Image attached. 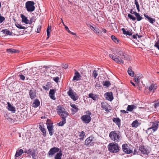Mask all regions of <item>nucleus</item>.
Segmentation results:
<instances>
[{
	"mask_svg": "<svg viewBox=\"0 0 159 159\" xmlns=\"http://www.w3.org/2000/svg\"><path fill=\"white\" fill-rule=\"evenodd\" d=\"M98 75V70H94L93 71L92 76L94 78H96Z\"/></svg>",
	"mask_w": 159,
	"mask_h": 159,
	"instance_id": "obj_40",
	"label": "nucleus"
},
{
	"mask_svg": "<svg viewBox=\"0 0 159 159\" xmlns=\"http://www.w3.org/2000/svg\"><path fill=\"white\" fill-rule=\"evenodd\" d=\"M136 108V107L134 105H128L127 106V110L129 111H131L134 109Z\"/></svg>",
	"mask_w": 159,
	"mask_h": 159,
	"instance_id": "obj_30",
	"label": "nucleus"
},
{
	"mask_svg": "<svg viewBox=\"0 0 159 159\" xmlns=\"http://www.w3.org/2000/svg\"><path fill=\"white\" fill-rule=\"evenodd\" d=\"M89 98H91L94 101H95L97 98V96L96 95H94L92 93H89Z\"/></svg>",
	"mask_w": 159,
	"mask_h": 159,
	"instance_id": "obj_37",
	"label": "nucleus"
},
{
	"mask_svg": "<svg viewBox=\"0 0 159 159\" xmlns=\"http://www.w3.org/2000/svg\"><path fill=\"white\" fill-rule=\"evenodd\" d=\"M104 96L106 99L108 101H111L113 99V97L112 92H107L105 93Z\"/></svg>",
	"mask_w": 159,
	"mask_h": 159,
	"instance_id": "obj_14",
	"label": "nucleus"
},
{
	"mask_svg": "<svg viewBox=\"0 0 159 159\" xmlns=\"http://www.w3.org/2000/svg\"><path fill=\"white\" fill-rule=\"evenodd\" d=\"M18 76L20 77V79L23 80H24L25 79V76L22 74H20Z\"/></svg>",
	"mask_w": 159,
	"mask_h": 159,
	"instance_id": "obj_46",
	"label": "nucleus"
},
{
	"mask_svg": "<svg viewBox=\"0 0 159 159\" xmlns=\"http://www.w3.org/2000/svg\"><path fill=\"white\" fill-rule=\"evenodd\" d=\"M43 88L46 91H48L49 89V88L48 87V86L47 85H46V86H43Z\"/></svg>",
	"mask_w": 159,
	"mask_h": 159,
	"instance_id": "obj_49",
	"label": "nucleus"
},
{
	"mask_svg": "<svg viewBox=\"0 0 159 159\" xmlns=\"http://www.w3.org/2000/svg\"><path fill=\"white\" fill-rule=\"evenodd\" d=\"M134 81L136 82L139 83L140 82L139 79V78H138V77H136V76H135L134 78Z\"/></svg>",
	"mask_w": 159,
	"mask_h": 159,
	"instance_id": "obj_51",
	"label": "nucleus"
},
{
	"mask_svg": "<svg viewBox=\"0 0 159 159\" xmlns=\"http://www.w3.org/2000/svg\"><path fill=\"white\" fill-rule=\"evenodd\" d=\"M67 94L74 101H76L77 100L78 97L76 93L73 92L72 89L70 88L69 91L67 92Z\"/></svg>",
	"mask_w": 159,
	"mask_h": 159,
	"instance_id": "obj_12",
	"label": "nucleus"
},
{
	"mask_svg": "<svg viewBox=\"0 0 159 159\" xmlns=\"http://www.w3.org/2000/svg\"><path fill=\"white\" fill-rule=\"evenodd\" d=\"M7 52L8 53H17L19 52V50H16L12 48H10L7 49Z\"/></svg>",
	"mask_w": 159,
	"mask_h": 159,
	"instance_id": "obj_36",
	"label": "nucleus"
},
{
	"mask_svg": "<svg viewBox=\"0 0 159 159\" xmlns=\"http://www.w3.org/2000/svg\"><path fill=\"white\" fill-rule=\"evenodd\" d=\"M143 15L145 18H146L145 19H147L149 22L152 24H153L154 22L156 21V20L155 19H153L152 18L149 17L148 15L144 14Z\"/></svg>",
	"mask_w": 159,
	"mask_h": 159,
	"instance_id": "obj_20",
	"label": "nucleus"
},
{
	"mask_svg": "<svg viewBox=\"0 0 159 159\" xmlns=\"http://www.w3.org/2000/svg\"><path fill=\"white\" fill-rule=\"evenodd\" d=\"M2 32H3V34H6L7 35H11L12 34V32L9 31L7 29H5L3 30Z\"/></svg>",
	"mask_w": 159,
	"mask_h": 159,
	"instance_id": "obj_38",
	"label": "nucleus"
},
{
	"mask_svg": "<svg viewBox=\"0 0 159 159\" xmlns=\"http://www.w3.org/2000/svg\"><path fill=\"white\" fill-rule=\"evenodd\" d=\"M136 16V17H134L133 16L130 14H128V17L130 19L133 21H134L136 20V19L138 21H139L143 19V18L139 14L137 13H135L134 15Z\"/></svg>",
	"mask_w": 159,
	"mask_h": 159,
	"instance_id": "obj_10",
	"label": "nucleus"
},
{
	"mask_svg": "<svg viewBox=\"0 0 159 159\" xmlns=\"http://www.w3.org/2000/svg\"><path fill=\"white\" fill-rule=\"evenodd\" d=\"M47 128L49 132V135L52 136L54 133L53 125V123L50 120L47 119L46 121Z\"/></svg>",
	"mask_w": 159,
	"mask_h": 159,
	"instance_id": "obj_8",
	"label": "nucleus"
},
{
	"mask_svg": "<svg viewBox=\"0 0 159 159\" xmlns=\"http://www.w3.org/2000/svg\"><path fill=\"white\" fill-rule=\"evenodd\" d=\"M121 30L123 31V34H126L129 36L131 35L132 34V32L130 31H126L125 30L124 28H122Z\"/></svg>",
	"mask_w": 159,
	"mask_h": 159,
	"instance_id": "obj_33",
	"label": "nucleus"
},
{
	"mask_svg": "<svg viewBox=\"0 0 159 159\" xmlns=\"http://www.w3.org/2000/svg\"><path fill=\"white\" fill-rule=\"evenodd\" d=\"M132 68L131 67H129L128 69L127 72L129 75L130 76L133 77L134 76V72L132 71Z\"/></svg>",
	"mask_w": 159,
	"mask_h": 159,
	"instance_id": "obj_32",
	"label": "nucleus"
},
{
	"mask_svg": "<svg viewBox=\"0 0 159 159\" xmlns=\"http://www.w3.org/2000/svg\"><path fill=\"white\" fill-rule=\"evenodd\" d=\"M27 154H28L30 156H32L33 158L35 156V152L33 151L32 149H29L28 150Z\"/></svg>",
	"mask_w": 159,
	"mask_h": 159,
	"instance_id": "obj_35",
	"label": "nucleus"
},
{
	"mask_svg": "<svg viewBox=\"0 0 159 159\" xmlns=\"http://www.w3.org/2000/svg\"><path fill=\"white\" fill-rule=\"evenodd\" d=\"M113 121L119 127L120 125V120L117 117L114 118L112 119Z\"/></svg>",
	"mask_w": 159,
	"mask_h": 159,
	"instance_id": "obj_26",
	"label": "nucleus"
},
{
	"mask_svg": "<svg viewBox=\"0 0 159 159\" xmlns=\"http://www.w3.org/2000/svg\"><path fill=\"white\" fill-rule=\"evenodd\" d=\"M5 20V18L4 17L1 16V14L0 13V23H2Z\"/></svg>",
	"mask_w": 159,
	"mask_h": 159,
	"instance_id": "obj_45",
	"label": "nucleus"
},
{
	"mask_svg": "<svg viewBox=\"0 0 159 159\" xmlns=\"http://www.w3.org/2000/svg\"><path fill=\"white\" fill-rule=\"evenodd\" d=\"M102 31L104 33H106L107 32V30L105 29H102Z\"/></svg>",
	"mask_w": 159,
	"mask_h": 159,
	"instance_id": "obj_62",
	"label": "nucleus"
},
{
	"mask_svg": "<svg viewBox=\"0 0 159 159\" xmlns=\"http://www.w3.org/2000/svg\"><path fill=\"white\" fill-rule=\"evenodd\" d=\"M109 137L111 140L115 143H118L121 140V137L119 131H111L109 133Z\"/></svg>",
	"mask_w": 159,
	"mask_h": 159,
	"instance_id": "obj_3",
	"label": "nucleus"
},
{
	"mask_svg": "<svg viewBox=\"0 0 159 159\" xmlns=\"http://www.w3.org/2000/svg\"><path fill=\"white\" fill-rule=\"evenodd\" d=\"M35 3L33 1H28L25 3V8L28 11L30 12L33 11L35 9L34 5Z\"/></svg>",
	"mask_w": 159,
	"mask_h": 159,
	"instance_id": "obj_7",
	"label": "nucleus"
},
{
	"mask_svg": "<svg viewBox=\"0 0 159 159\" xmlns=\"http://www.w3.org/2000/svg\"><path fill=\"white\" fill-rule=\"evenodd\" d=\"M79 136L80 137V140H83L85 134V132L83 131H82L80 132H79Z\"/></svg>",
	"mask_w": 159,
	"mask_h": 159,
	"instance_id": "obj_34",
	"label": "nucleus"
},
{
	"mask_svg": "<svg viewBox=\"0 0 159 159\" xmlns=\"http://www.w3.org/2000/svg\"><path fill=\"white\" fill-rule=\"evenodd\" d=\"M136 8H137V10H138V12L140 11V9H139V5H136Z\"/></svg>",
	"mask_w": 159,
	"mask_h": 159,
	"instance_id": "obj_57",
	"label": "nucleus"
},
{
	"mask_svg": "<svg viewBox=\"0 0 159 159\" xmlns=\"http://www.w3.org/2000/svg\"><path fill=\"white\" fill-rule=\"evenodd\" d=\"M62 67L65 69H66L68 67V66L67 64H63L62 65Z\"/></svg>",
	"mask_w": 159,
	"mask_h": 159,
	"instance_id": "obj_55",
	"label": "nucleus"
},
{
	"mask_svg": "<svg viewBox=\"0 0 159 159\" xmlns=\"http://www.w3.org/2000/svg\"><path fill=\"white\" fill-rule=\"evenodd\" d=\"M134 4L136 6L139 5L138 2L137 0H134Z\"/></svg>",
	"mask_w": 159,
	"mask_h": 159,
	"instance_id": "obj_60",
	"label": "nucleus"
},
{
	"mask_svg": "<svg viewBox=\"0 0 159 159\" xmlns=\"http://www.w3.org/2000/svg\"><path fill=\"white\" fill-rule=\"evenodd\" d=\"M65 29L68 31V33H70V31L69 30L68 27L64 25Z\"/></svg>",
	"mask_w": 159,
	"mask_h": 159,
	"instance_id": "obj_54",
	"label": "nucleus"
},
{
	"mask_svg": "<svg viewBox=\"0 0 159 159\" xmlns=\"http://www.w3.org/2000/svg\"><path fill=\"white\" fill-rule=\"evenodd\" d=\"M20 17L22 19V22L26 24H28L29 23V20L24 15L21 14L20 15Z\"/></svg>",
	"mask_w": 159,
	"mask_h": 159,
	"instance_id": "obj_23",
	"label": "nucleus"
},
{
	"mask_svg": "<svg viewBox=\"0 0 159 159\" xmlns=\"http://www.w3.org/2000/svg\"><path fill=\"white\" fill-rule=\"evenodd\" d=\"M122 148L123 151L126 154H130L133 152V149L127 144H123Z\"/></svg>",
	"mask_w": 159,
	"mask_h": 159,
	"instance_id": "obj_11",
	"label": "nucleus"
},
{
	"mask_svg": "<svg viewBox=\"0 0 159 159\" xmlns=\"http://www.w3.org/2000/svg\"><path fill=\"white\" fill-rule=\"evenodd\" d=\"M51 29V27H49V26H48L47 29V35L48 36L47 39H48L49 38V36L50 35V33L49 31V30Z\"/></svg>",
	"mask_w": 159,
	"mask_h": 159,
	"instance_id": "obj_42",
	"label": "nucleus"
},
{
	"mask_svg": "<svg viewBox=\"0 0 159 159\" xmlns=\"http://www.w3.org/2000/svg\"><path fill=\"white\" fill-rule=\"evenodd\" d=\"M87 114L82 116L80 118L81 120L86 124L89 123L91 121V118L90 116L92 113L89 111H86Z\"/></svg>",
	"mask_w": 159,
	"mask_h": 159,
	"instance_id": "obj_5",
	"label": "nucleus"
},
{
	"mask_svg": "<svg viewBox=\"0 0 159 159\" xmlns=\"http://www.w3.org/2000/svg\"><path fill=\"white\" fill-rule=\"evenodd\" d=\"M29 95L31 99L34 98L36 97V91L35 89H30L29 92Z\"/></svg>",
	"mask_w": 159,
	"mask_h": 159,
	"instance_id": "obj_16",
	"label": "nucleus"
},
{
	"mask_svg": "<svg viewBox=\"0 0 159 159\" xmlns=\"http://www.w3.org/2000/svg\"><path fill=\"white\" fill-rule=\"evenodd\" d=\"M94 137L93 136H90L89 137L87 138L85 141V144L88 146H91V144H90L91 142L93 140Z\"/></svg>",
	"mask_w": 159,
	"mask_h": 159,
	"instance_id": "obj_15",
	"label": "nucleus"
},
{
	"mask_svg": "<svg viewBox=\"0 0 159 159\" xmlns=\"http://www.w3.org/2000/svg\"><path fill=\"white\" fill-rule=\"evenodd\" d=\"M40 102L39 100L37 99H35L32 104L33 107L35 108L39 106Z\"/></svg>",
	"mask_w": 159,
	"mask_h": 159,
	"instance_id": "obj_25",
	"label": "nucleus"
},
{
	"mask_svg": "<svg viewBox=\"0 0 159 159\" xmlns=\"http://www.w3.org/2000/svg\"><path fill=\"white\" fill-rule=\"evenodd\" d=\"M133 9H131L130 10V12L131 14H134V15H135V13H136V12L135 11H133Z\"/></svg>",
	"mask_w": 159,
	"mask_h": 159,
	"instance_id": "obj_56",
	"label": "nucleus"
},
{
	"mask_svg": "<svg viewBox=\"0 0 159 159\" xmlns=\"http://www.w3.org/2000/svg\"><path fill=\"white\" fill-rule=\"evenodd\" d=\"M101 86V85H100V83L99 82H97L96 83V84H95V87L97 88H99V87H100Z\"/></svg>",
	"mask_w": 159,
	"mask_h": 159,
	"instance_id": "obj_47",
	"label": "nucleus"
},
{
	"mask_svg": "<svg viewBox=\"0 0 159 159\" xmlns=\"http://www.w3.org/2000/svg\"><path fill=\"white\" fill-rule=\"evenodd\" d=\"M101 107L107 112H109L111 109L110 105L105 102H102L101 103Z\"/></svg>",
	"mask_w": 159,
	"mask_h": 159,
	"instance_id": "obj_13",
	"label": "nucleus"
},
{
	"mask_svg": "<svg viewBox=\"0 0 159 159\" xmlns=\"http://www.w3.org/2000/svg\"><path fill=\"white\" fill-rule=\"evenodd\" d=\"M60 150L59 148L56 147H54L51 148L48 152V157H53L55 154L59 152Z\"/></svg>",
	"mask_w": 159,
	"mask_h": 159,
	"instance_id": "obj_9",
	"label": "nucleus"
},
{
	"mask_svg": "<svg viewBox=\"0 0 159 159\" xmlns=\"http://www.w3.org/2000/svg\"><path fill=\"white\" fill-rule=\"evenodd\" d=\"M108 148L110 152L114 153H117L120 150L118 144L115 142L110 143L108 146Z\"/></svg>",
	"mask_w": 159,
	"mask_h": 159,
	"instance_id": "obj_4",
	"label": "nucleus"
},
{
	"mask_svg": "<svg viewBox=\"0 0 159 159\" xmlns=\"http://www.w3.org/2000/svg\"><path fill=\"white\" fill-rule=\"evenodd\" d=\"M39 129L41 130V132L43 133V136L45 137L46 136V129L44 128V125L43 124L42 125H39Z\"/></svg>",
	"mask_w": 159,
	"mask_h": 159,
	"instance_id": "obj_19",
	"label": "nucleus"
},
{
	"mask_svg": "<svg viewBox=\"0 0 159 159\" xmlns=\"http://www.w3.org/2000/svg\"><path fill=\"white\" fill-rule=\"evenodd\" d=\"M140 124L141 123H139L137 120H136L133 121L131 124V125L133 127L137 128Z\"/></svg>",
	"mask_w": 159,
	"mask_h": 159,
	"instance_id": "obj_29",
	"label": "nucleus"
},
{
	"mask_svg": "<svg viewBox=\"0 0 159 159\" xmlns=\"http://www.w3.org/2000/svg\"><path fill=\"white\" fill-rule=\"evenodd\" d=\"M111 38L112 40L115 43H117L119 42V40L115 36L112 35L111 36Z\"/></svg>",
	"mask_w": 159,
	"mask_h": 159,
	"instance_id": "obj_39",
	"label": "nucleus"
},
{
	"mask_svg": "<svg viewBox=\"0 0 159 159\" xmlns=\"http://www.w3.org/2000/svg\"><path fill=\"white\" fill-rule=\"evenodd\" d=\"M120 111L121 112L125 114L128 113V112H126V111L125 110H121Z\"/></svg>",
	"mask_w": 159,
	"mask_h": 159,
	"instance_id": "obj_59",
	"label": "nucleus"
},
{
	"mask_svg": "<svg viewBox=\"0 0 159 159\" xmlns=\"http://www.w3.org/2000/svg\"><path fill=\"white\" fill-rule=\"evenodd\" d=\"M135 76L136 77H138V78H139V79H141L142 77V74H137Z\"/></svg>",
	"mask_w": 159,
	"mask_h": 159,
	"instance_id": "obj_48",
	"label": "nucleus"
},
{
	"mask_svg": "<svg viewBox=\"0 0 159 159\" xmlns=\"http://www.w3.org/2000/svg\"><path fill=\"white\" fill-rule=\"evenodd\" d=\"M55 89H50L49 92V95L50 98L53 100H55L56 98L54 96Z\"/></svg>",
	"mask_w": 159,
	"mask_h": 159,
	"instance_id": "obj_24",
	"label": "nucleus"
},
{
	"mask_svg": "<svg viewBox=\"0 0 159 159\" xmlns=\"http://www.w3.org/2000/svg\"><path fill=\"white\" fill-rule=\"evenodd\" d=\"M40 30H41V27H39L38 28H37V32L38 33H39L40 32Z\"/></svg>",
	"mask_w": 159,
	"mask_h": 159,
	"instance_id": "obj_61",
	"label": "nucleus"
},
{
	"mask_svg": "<svg viewBox=\"0 0 159 159\" xmlns=\"http://www.w3.org/2000/svg\"><path fill=\"white\" fill-rule=\"evenodd\" d=\"M154 107L155 108H156L159 107V102L155 103L154 104Z\"/></svg>",
	"mask_w": 159,
	"mask_h": 159,
	"instance_id": "obj_52",
	"label": "nucleus"
},
{
	"mask_svg": "<svg viewBox=\"0 0 159 159\" xmlns=\"http://www.w3.org/2000/svg\"><path fill=\"white\" fill-rule=\"evenodd\" d=\"M109 57L113 60L118 64H124V61L123 59H124L126 60H129L130 59L129 56L127 55H122L116 57V56L112 54H109Z\"/></svg>",
	"mask_w": 159,
	"mask_h": 159,
	"instance_id": "obj_2",
	"label": "nucleus"
},
{
	"mask_svg": "<svg viewBox=\"0 0 159 159\" xmlns=\"http://www.w3.org/2000/svg\"><path fill=\"white\" fill-rule=\"evenodd\" d=\"M139 150L141 153L143 154H148V150L145 147L143 146H140Z\"/></svg>",
	"mask_w": 159,
	"mask_h": 159,
	"instance_id": "obj_17",
	"label": "nucleus"
},
{
	"mask_svg": "<svg viewBox=\"0 0 159 159\" xmlns=\"http://www.w3.org/2000/svg\"><path fill=\"white\" fill-rule=\"evenodd\" d=\"M62 155V151L60 150L59 152L57 153L55 156L54 157V159H62L61 157Z\"/></svg>",
	"mask_w": 159,
	"mask_h": 159,
	"instance_id": "obj_27",
	"label": "nucleus"
},
{
	"mask_svg": "<svg viewBox=\"0 0 159 159\" xmlns=\"http://www.w3.org/2000/svg\"><path fill=\"white\" fill-rule=\"evenodd\" d=\"M74 75V76L73 78V80H80V77H81L79 73L76 70H75Z\"/></svg>",
	"mask_w": 159,
	"mask_h": 159,
	"instance_id": "obj_18",
	"label": "nucleus"
},
{
	"mask_svg": "<svg viewBox=\"0 0 159 159\" xmlns=\"http://www.w3.org/2000/svg\"><path fill=\"white\" fill-rule=\"evenodd\" d=\"M137 34H136L133 35L132 36L133 38L134 39H137Z\"/></svg>",
	"mask_w": 159,
	"mask_h": 159,
	"instance_id": "obj_58",
	"label": "nucleus"
},
{
	"mask_svg": "<svg viewBox=\"0 0 159 159\" xmlns=\"http://www.w3.org/2000/svg\"><path fill=\"white\" fill-rule=\"evenodd\" d=\"M16 25L18 28H19L20 29H26V27H25L22 26L18 23L16 24Z\"/></svg>",
	"mask_w": 159,
	"mask_h": 159,
	"instance_id": "obj_43",
	"label": "nucleus"
},
{
	"mask_svg": "<svg viewBox=\"0 0 159 159\" xmlns=\"http://www.w3.org/2000/svg\"><path fill=\"white\" fill-rule=\"evenodd\" d=\"M23 152V150L22 149H20L19 150H17L15 154V157H18L21 155Z\"/></svg>",
	"mask_w": 159,
	"mask_h": 159,
	"instance_id": "obj_31",
	"label": "nucleus"
},
{
	"mask_svg": "<svg viewBox=\"0 0 159 159\" xmlns=\"http://www.w3.org/2000/svg\"><path fill=\"white\" fill-rule=\"evenodd\" d=\"M99 29L98 28H95L94 29V32L97 33H99Z\"/></svg>",
	"mask_w": 159,
	"mask_h": 159,
	"instance_id": "obj_53",
	"label": "nucleus"
},
{
	"mask_svg": "<svg viewBox=\"0 0 159 159\" xmlns=\"http://www.w3.org/2000/svg\"><path fill=\"white\" fill-rule=\"evenodd\" d=\"M137 152H138L136 150L134 149V154H136V153H137Z\"/></svg>",
	"mask_w": 159,
	"mask_h": 159,
	"instance_id": "obj_63",
	"label": "nucleus"
},
{
	"mask_svg": "<svg viewBox=\"0 0 159 159\" xmlns=\"http://www.w3.org/2000/svg\"><path fill=\"white\" fill-rule=\"evenodd\" d=\"M59 79L58 77H56L54 78L53 79L57 83L58 82Z\"/></svg>",
	"mask_w": 159,
	"mask_h": 159,
	"instance_id": "obj_50",
	"label": "nucleus"
},
{
	"mask_svg": "<svg viewBox=\"0 0 159 159\" xmlns=\"http://www.w3.org/2000/svg\"><path fill=\"white\" fill-rule=\"evenodd\" d=\"M157 88V85L156 84H152L149 87V91L154 92Z\"/></svg>",
	"mask_w": 159,
	"mask_h": 159,
	"instance_id": "obj_28",
	"label": "nucleus"
},
{
	"mask_svg": "<svg viewBox=\"0 0 159 159\" xmlns=\"http://www.w3.org/2000/svg\"><path fill=\"white\" fill-rule=\"evenodd\" d=\"M159 123V121H155L153 122L152 126L148 128L146 130V133L147 134L150 133V134L151 133H154L156 131L158 128L159 125L158 123Z\"/></svg>",
	"mask_w": 159,
	"mask_h": 159,
	"instance_id": "obj_6",
	"label": "nucleus"
},
{
	"mask_svg": "<svg viewBox=\"0 0 159 159\" xmlns=\"http://www.w3.org/2000/svg\"><path fill=\"white\" fill-rule=\"evenodd\" d=\"M57 113L62 118V121L58 123L57 125L59 126H62L66 122V118L68 115V112L66 109L63 107L62 106L60 105L57 107Z\"/></svg>",
	"mask_w": 159,
	"mask_h": 159,
	"instance_id": "obj_1",
	"label": "nucleus"
},
{
	"mask_svg": "<svg viewBox=\"0 0 159 159\" xmlns=\"http://www.w3.org/2000/svg\"><path fill=\"white\" fill-rule=\"evenodd\" d=\"M70 106L72 107L71 110L73 114L75 113L78 111V108L75 104L71 103L70 104Z\"/></svg>",
	"mask_w": 159,
	"mask_h": 159,
	"instance_id": "obj_21",
	"label": "nucleus"
},
{
	"mask_svg": "<svg viewBox=\"0 0 159 159\" xmlns=\"http://www.w3.org/2000/svg\"><path fill=\"white\" fill-rule=\"evenodd\" d=\"M103 85L104 86H106L107 87H109L111 84L110 81H107L104 82Z\"/></svg>",
	"mask_w": 159,
	"mask_h": 159,
	"instance_id": "obj_41",
	"label": "nucleus"
},
{
	"mask_svg": "<svg viewBox=\"0 0 159 159\" xmlns=\"http://www.w3.org/2000/svg\"><path fill=\"white\" fill-rule=\"evenodd\" d=\"M7 108L9 111H12V113H15V112L16 110L14 107H13L9 102L7 103Z\"/></svg>",
	"mask_w": 159,
	"mask_h": 159,
	"instance_id": "obj_22",
	"label": "nucleus"
},
{
	"mask_svg": "<svg viewBox=\"0 0 159 159\" xmlns=\"http://www.w3.org/2000/svg\"><path fill=\"white\" fill-rule=\"evenodd\" d=\"M154 46L159 50V40L155 44Z\"/></svg>",
	"mask_w": 159,
	"mask_h": 159,
	"instance_id": "obj_44",
	"label": "nucleus"
},
{
	"mask_svg": "<svg viewBox=\"0 0 159 159\" xmlns=\"http://www.w3.org/2000/svg\"><path fill=\"white\" fill-rule=\"evenodd\" d=\"M90 27H91V30H94V29H95L93 26H90Z\"/></svg>",
	"mask_w": 159,
	"mask_h": 159,
	"instance_id": "obj_64",
	"label": "nucleus"
}]
</instances>
